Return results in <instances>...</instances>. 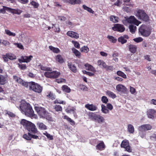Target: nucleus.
Instances as JSON below:
<instances>
[{"instance_id":"nucleus-1","label":"nucleus","mask_w":156,"mask_h":156,"mask_svg":"<svg viewBox=\"0 0 156 156\" xmlns=\"http://www.w3.org/2000/svg\"><path fill=\"white\" fill-rule=\"evenodd\" d=\"M29 132L28 134H25L23 136V137L28 140H31L32 138L37 139H39L38 131L35 125L31 122L27 126L26 128Z\"/></svg>"},{"instance_id":"nucleus-2","label":"nucleus","mask_w":156,"mask_h":156,"mask_svg":"<svg viewBox=\"0 0 156 156\" xmlns=\"http://www.w3.org/2000/svg\"><path fill=\"white\" fill-rule=\"evenodd\" d=\"M20 107L21 111L26 115L30 117L33 116L34 112L29 103H22L20 105Z\"/></svg>"},{"instance_id":"nucleus-3","label":"nucleus","mask_w":156,"mask_h":156,"mask_svg":"<svg viewBox=\"0 0 156 156\" xmlns=\"http://www.w3.org/2000/svg\"><path fill=\"white\" fill-rule=\"evenodd\" d=\"M29 90L36 93H40L41 92L43 87L40 85L33 81L29 82Z\"/></svg>"},{"instance_id":"nucleus-4","label":"nucleus","mask_w":156,"mask_h":156,"mask_svg":"<svg viewBox=\"0 0 156 156\" xmlns=\"http://www.w3.org/2000/svg\"><path fill=\"white\" fill-rule=\"evenodd\" d=\"M139 33L143 37H147L151 34V30L149 27L142 24L139 29Z\"/></svg>"},{"instance_id":"nucleus-5","label":"nucleus","mask_w":156,"mask_h":156,"mask_svg":"<svg viewBox=\"0 0 156 156\" xmlns=\"http://www.w3.org/2000/svg\"><path fill=\"white\" fill-rule=\"evenodd\" d=\"M135 16L139 19L145 22H147L149 20V18L148 15L142 10H138L136 12Z\"/></svg>"},{"instance_id":"nucleus-6","label":"nucleus","mask_w":156,"mask_h":156,"mask_svg":"<svg viewBox=\"0 0 156 156\" xmlns=\"http://www.w3.org/2000/svg\"><path fill=\"white\" fill-rule=\"evenodd\" d=\"M35 109L40 118H41L45 117L48 112L44 108L41 107H35Z\"/></svg>"},{"instance_id":"nucleus-7","label":"nucleus","mask_w":156,"mask_h":156,"mask_svg":"<svg viewBox=\"0 0 156 156\" xmlns=\"http://www.w3.org/2000/svg\"><path fill=\"white\" fill-rule=\"evenodd\" d=\"M60 74V73L57 71H53L52 72H46L44 73V75L46 77L53 79L58 78Z\"/></svg>"},{"instance_id":"nucleus-8","label":"nucleus","mask_w":156,"mask_h":156,"mask_svg":"<svg viewBox=\"0 0 156 156\" xmlns=\"http://www.w3.org/2000/svg\"><path fill=\"white\" fill-rule=\"evenodd\" d=\"M13 78L16 82L21 84L26 87H28V86L29 82H26L16 76H13Z\"/></svg>"},{"instance_id":"nucleus-9","label":"nucleus","mask_w":156,"mask_h":156,"mask_svg":"<svg viewBox=\"0 0 156 156\" xmlns=\"http://www.w3.org/2000/svg\"><path fill=\"white\" fill-rule=\"evenodd\" d=\"M125 28L124 26L120 24H115L112 29L114 31H117L120 32H122L125 30Z\"/></svg>"},{"instance_id":"nucleus-10","label":"nucleus","mask_w":156,"mask_h":156,"mask_svg":"<svg viewBox=\"0 0 156 156\" xmlns=\"http://www.w3.org/2000/svg\"><path fill=\"white\" fill-rule=\"evenodd\" d=\"M127 18L129 23L134 24L137 26L141 23V22L138 20L134 16H130L129 17Z\"/></svg>"},{"instance_id":"nucleus-11","label":"nucleus","mask_w":156,"mask_h":156,"mask_svg":"<svg viewBox=\"0 0 156 156\" xmlns=\"http://www.w3.org/2000/svg\"><path fill=\"white\" fill-rule=\"evenodd\" d=\"M152 128V126L149 124H144L139 127V131H145L151 130Z\"/></svg>"},{"instance_id":"nucleus-12","label":"nucleus","mask_w":156,"mask_h":156,"mask_svg":"<svg viewBox=\"0 0 156 156\" xmlns=\"http://www.w3.org/2000/svg\"><path fill=\"white\" fill-rule=\"evenodd\" d=\"M147 115L149 118L154 119L156 115V111L154 109H149L147 112Z\"/></svg>"},{"instance_id":"nucleus-13","label":"nucleus","mask_w":156,"mask_h":156,"mask_svg":"<svg viewBox=\"0 0 156 156\" xmlns=\"http://www.w3.org/2000/svg\"><path fill=\"white\" fill-rule=\"evenodd\" d=\"M2 57L5 62L8 61V59L10 60H13L16 58V56L14 55L11 53H6L5 55H3Z\"/></svg>"},{"instance_id":"nucleus-14","label":"nucleus","mask_w":156,"mask_h":156,"mask_svg":"<svg viewBox=\"0 0 156 156\" xmlns=\"http://www.w3.org/2000/svg\"><path fill=\"white\" fill-rule=\"evenodd\" d=\"M32 58L33 56L32 55H30L29 56H21L20 59H18V61L20 63H27L30 62L31 60V58Z\"/></svg>"},{"instance_id":"nucleus-15","label":"nucleus","mask_w":156,"mask_h":156,"mask_svg":"<svg viewBox=\"0 0 156 156\" xmlns=\"http://www.w3.org/2000/svg\"><path fill=\"white\" fill-rule=\"evenodd\" d=\"M116 88L117 91L122 94L126 93L127 90V88L126 87L122 84L117 85L116 87Z\"/></svg>"},{"instance_id":"nucleus-16","label":"nucleus","mask_w":156,"mask_h":156,"mask_svg":"<svg viewBox=\"0 0 156 156\" xmlns=\"http://www.w3.org/2000/svg\"><path fill=\"white\" fill-rule=\"evenodd\" d=\"M129 38V37L127 35H124L123 36H121L118 38V41L120 42L121 44H123L127 42L126 39Z\"/></svg>"},{"instance_id":"nucleus-17","label":"nucleus","mask_w":156,"mask_h":156,"mask_svg":"<svg viewBox=\"0 0 156 156\" xmlns=\"http://www.w3.org/2000/svg\"><path fill=\"white\" fill-rule=\"evenodd\" d=\"M85 107L87 109L91 111H95L98 109L97 106L93 104H87L85 105Z\"/></svg>"},{"instance_id":"nucleus-18","label":"nucleus","mask_w":156,"mask_h":156,"mask_svg":"<svg viewBox=\"0 0 156 156\" xmlns=\"http://www.w3.org/2000/svg\"><path fill=\"white\" fill-rule=\"evenodd\" d=\"M66 34L71 37L76 39L78 38L79 37L78 34L73 31H68Z\"/></svg>"},{"instance_id":"nucleus-19","label":"nucleus","mask_w":156,"mask_h":156,"mask_svg":"<svg viewBox=\"0 0 156 156\" xmlns=\"http://www.w3.org/2000/svg\"><path fill=\"white\" fill-rule=\"evenodd\" d=\"M129 50L132 53H135L137 50V46L135 45L130 44L128 45Z\"/></svg>"},{"instance_id":"nucleus-20","label":"nucleus","mask_w":156,"mask_h":156,"mask_svg":"<svg viewBox=\"0 0 156 156\" xmlns=\"http://www.w3.org/2000/svg\"><path fill=\"white\" fill-rule=\"evenodd\" d=\"M97 149L102 151L104 150L105 147V145L103 141H101L98 144L96 147Z\"/></svg>"},{"instance_id":"nucleus-21","label":"nucleus","mask_w":156,"mask_h":156,"mask_svg":"<svg viewBox=\"0 0 156 156\" xmlns=\"http://www.w3.org/2000/svg\"><path fill=\"white\" fill-rule=\"evenodd\" d=\"M84 66L87 70L91 71L94 73H95L96 72L95 68L91 65L86 63L84 65Z\"/></svg>"},{"instance_id":"nucleus-22","label":"nucleus","mask_w":156,"mask_h":156,"mask_svg":"<svg viewBox=\"0 0 156 156\" xmlns=\"http://www.w3.org/2000/svg\"><path fill=\"white\" fill-rule=\"evenodd\" d=\"M37 126L40 129L44 130L47 129V126L43 122H38L37 123Z\"/></svg>"},{"instance_id":"nucleus-23","label":"nucleus","mask_w":156,"mask_h":156,"mask_svg":"<svg viewBox=\"0 0 156 156\" xmlns=\"http://www.w3.org/2000/svg\"><path fill=\"white\" fill-rule=\"evenodd\" d=\"M9 11H10L13 14H20L22 12V11L20 9H12L9 7Z\"/></svg>"},{"instance_id":"nucleus-24","label":"nucleus","mask_w":156,"mask_h":156,"mask_svg":"<svg viewBox=\"0 0 156 156\" xmlns=\"http://www.w3.org/2000/svg\"><path fill=\"white\" fill-rule=\"evenodd\" d=\"M98 115L95 114L94 113L89 112L88 114L89 118L92 120L96 121Z\"/></svg>"},{"instance_id":"nucleus-25","label":"nucleus","mask_w":156,"mask_h":156,"mask_svg":"<svg viewBox=\"0 0 156 156\" xmlns=\"http://www.w3.org/2000/svg\"><path fill=\"white\" fill-rule=\"evenodd\" d=\"M68 66L69 69L73 72H76L77 69L75 65H73L71 63H68Z\"/></svg>"},{"instance_id":"nucleus-26","label":"nucleus","mask_w":156,"mask_h":156,"mask_svg":"<svg viewBox=\"0 0 156 156\" xmlns=\"http://www.w3.org/2000/svg\"><path fill=\"white\" fill-rule=\"evenodd\" d=\"M55 59L60 63H62L64 62V61L62 57L60 55H56Z\"/></svg>"},{"instance_id":"nucleus-27","label":"nucleus","mask_w":156,"mask_h":156,"mask_svg":"<svg viewBox=\"0 0 156 156\" xmlns=\"http://www.w3.org/2000/svg\"><path fill=\"white\" fill-rule=\"evenodd\" d=\"M62 90L63 92L69 93L71 92V90L70 88L66 85H63L62 87Z\"/></svg>"},{"instance_id":"nucleus-28","label":"nucleus","mask_w":156,"mask_h":156,"mask_svg":"<svg viewBox=\"0 0 156 156\" xmlns=\"http://www.w3.org/2000/svg\"><path fill=\"white\" fill-rule=\"evenodd\" d=\"M6 81V78L4 76L0 74V85L5 84Z\"/></svg>"},{"instance_id":"nucleus-29","label":"nucleus","mask_w":156,"mask_h":156,"mask_svg":"<svg viewBox=\"0 0 156 156\" xmlns=\"http://www.w3.org/2000/svg\"><path fill=\"white\" fill-rule=\"evenodd\" d=\"M72 51L76 56L78 58H80L81 57V54L78 50L73 48L72 49Z\"/></svg>"},{"instance_id":"nucleus-30","label":"nucleus","mask_w":156,"mask_h":156,"mask_svg":"<svg viewBox=\"0 0 156 156\" xmlns=\"http://www.w3.org/2000/svg\"><path fill=\"white\" fill-rule=\"evenodd\" d=\"M129 143L128 140H123L121 142V147L124 148L126 147L129 146Z\"/></svg>"},{"instance_id":"nucleus-31","label":"nucleus","mask_w":156,"mask_h":156,"mask_svg":"<svg viewBox=\"0 0 156 156\" xmlns=\"http://www.w3.org/2000/svg\"><path fill=\"white\" fill-rule=\"evenodd\" d=\"M43 119H45L50 121L52 122L53 121V119L52 118L51 114L48 112H47L45 116Z\"/></svg>"},{"instance_id":"nucleus-32","label":"nucleus","mask_w":156,"mask_h":156,"mask_svg":"<svg viewBox=\"0 0 156 156\" xmlns=\"http://www.w3.org/2000/svg\"><path fill=\"white\" fill-rule=\"evenodd\" d=\"M49 48L54 53H58L60 52V50L58 48H55L51 46H49Z\"/></svg>"},{"instance_id":"nucleus-33","label":"nucleus","mask_w":156,"mask_h":156,"mask_svg":"<svg viewBox=\"0 0 156 156\" xmlns=\"http://www.w3.org/2000/svg\"><path fill=\"white\" fill-rule=\"evenodd\" d=\"M106 93L107 95L113 99H114L116 97V95L113 92L107 90L106 92Z\"/></svg>"},{"instance_id":"nucleus-34","label":"nucleus","mask_w":156,"mask_h":156,"mask_svg":"<svg viewBox=\"0 0 156 156\" xmlns=\"http://www.w3.org/2000/svg\"><path fill=\"white\" fill-rule=\"evenodd\" d=\"M64 119L67 120L70 124L73 126H74L75 124V122L74 121L72 120L68 116L65 115L64 116Z\"/></svg>"},{"instance_id":"nucleus-35","label":"nucleus","mask_w":156,"mask_h":156,"mask_svg":"<svg viewBox=\"0 0 156 156\" xmlns=\"http://www.w3.org/2000/svg\"><path fill=\"white\" fill-rule=\"evenodd\" d=\"M31 122L26 120L25 119H22L20 121V123L24 126H25V128H26L27 126L29 125Z\"/></svg>"},{"instance_id":"nucleus-36","label":"nucleus","mask_w":156,"mask_h":156,"mask_svg":"<svg viewBox=\"0 0 156 156\" xmlns=\"http://www.w3.org/2000/svg\"><path fill=\"white\" fill-rule=\"evenodd\" d=\"M128 132L130 133H133L134 132V129L133 126L131 124H128L127 127Z\"/></svg>"},{"instance_id":"nucleus-37","label":"nucleus","mask_w":156,"mask_h":156,"mask_svg":"<svg viewBox=\"0 0 156 156\" xmlns=\"http://www.w3.org/2000/svg\"><path fill=\"white\" fill-rule=\"evenodd\" d=\"M101 111L103 113L105 114H107L109 112V110L107 108V107H106L105 105L102 104L101 105Z\"/></svg>"},{"instance_id":"nucleus-38","label":"nucleus","mask_w":156,"mask_h":156,"mask_svg":"<svg viewBox=\"0 0 156 156\" xmlns=\"http://www.w3.org/2000/svg\"><path fill=\"white\" fill-rule=\"evenodd\" d=\"M89 51V48L87 46H83L81 48L80 51L82 52L87 53Z\"/></svg>"},{"instance_id":"nucleus-39","label":"nucleus","mask_w":156,"mask_h":156,"mask_svg":"<svg viewBox=\"0 0 156 156\" xmlns=\"http://www.w3.org/2000/svg\"><path fill=\"white\" fill-rule=\"evenodd\" d=\"M95 121L97 122L98 123H101L103 122L105 119L104 118L99 115H98Z\"/></svg>"},{"instance_id":"nucleus-40","label":"nucleus","mask_w":156,"mask_h":156,"mask_svg":"<svg viewBox=\"0 0 156 156\" xmlns=\"http://www.w3.org/2000/svg\"><path fill=\"white\" fill-rule=\"evenodd\" d=\"M107 38L109 39V41L112 43H115L117 41V39L112 36L108 35V36Z\"/></svg>"},{"instance_id":"nucleus-41","label":"nucleus","mask_w":156,"mask_h":156,"mask_svg":"<svg viewBox=\"0 0 156 156\" xmlns=\"http://www.w3.org/2000/svg\"><path fill=\"white\" fill-rule=\"evenodd\" d=\"M129 28L130 31L132 34L135 33L136 29V27L135 26H134L133 25L129 26Z\"/></svg>"},{"instance_id":"nucleus-42","label":"nucleus","mask_w":156,"mask_h":156,"mask_svg":"<svg viewBox=\"0 0 156 156\" xmlns=\"http://www.w3.org/2000/svg\"><path fill=\"white\" fill-rule=\"evenodd\" d=\"M117 74L119 76H120L124 79L127 78L126 75L122 72L121 71H118L117 72Z\"/></svg>"},{"instance_id":"nucleus-43","label":"nucleus","mask_w":156,"mask_h":156,"mask_svg":"<svg viewBox=\"0 0 156 156\" xmlns=\"http://www.w3.org/2000/svg\"><path fill=\"white\" fill-rule=\"evenodd\" d=\"M82 7L84 9L87 10L89 12L91 13H94V11L90 8H89L85 5H83Z\"/></svg>"},{"instance_id":"nucleus-44","label":"nucleus","mask_w":156,"mask_h":156,"mask_svg":"<svg viewBox=\"0 0 156 156\" xmlns=\"http://www.w3.org/2000/svg\"><path fill=\"white\" fill-rule=\"evenodd\" d=\"M82 7L84 9L87 10L89 12L91 13H94V11L90 8H89L85 5H83Z\"/></svg>"},{"instance_id":"nucleus-45","label":"nucleus","mask_w":156,"mask_h":156,"mask_svg":"<svg viewBox=\"0 0 156 156\" xmlns=\"http://www.w3.org/2000/svg\"><path fill=\"white\" fill-rule=\"evenodd\" d=\"M97 63L98 65L100 67H101V65L103 66V68L106 66V63L102 60H98Z\"/></svg>"},{"instance_id":"nucleus-46","label":"nucleus","mask_w":156,"mask_h":156,"mask_svg":"<svg viewBox=\"0 0 156 156\" xmlns=\"http://www.w3.org/2000/svg\"><path fill=\"white\" fill-rule=\"evenodd\" d=\"M118 17L113 16H111L110 17V21L114 23H116L118 22Z\"/></svg>"},{"instance_id":"nucleus-47","label":"nucleus","mask_w":156,"mask_h":156,"mask_svg":"<svg viewBox=\"0 0 156 156\" xmlns=\"http://www.w3.org/2000/svg\"><path fill=\"white\" fill-rule=\"evenodd\" d=\"M54 108L56 112L62 111V108L61 106L59 105H55L54 106Z\"/></svg>"},{"instance_id":"nucleus-48","label":"nucleus","mask_w":156,"mask_h":156,"mask_svg":"<svg viewBox=\"0 0 156 156\" xmlns=\"http://www.w3.org/2000/svg\"><path fill=\"white\" fill-rule=\"evenodd\" d=\"M41 69L43 70L47 71H51L52 69L51 68L47 67L45 66H41Z\"/></svg>"},{"instance_id":"nucleus-49","label":"nucleus","mask_w":156,"mask_h":156,"mask_svg":"<svg viewBox=\"0 0 156 156\" xmlns=\"http://www.w3.org/2000/svg\"><path fill=\"white\" fill-rule=\"evenodd\" d=\"M106 70L107 71H112L113 70V66H107L106 64V66L104 67Z\"/></svg>"},{"instance_id":"nucleus-50","label":"nucleus","mask_w":156,"mask_h":156,"mask_svg":"<svg viewBox=\"0 0 156 156\" xmlns=\"http://www.w3.org/2000/svg\"><path fill=\"white\" fill-rule=\"evenodd\" d=\"M31 5H32L34 8H37L39 6V4L35 1H33L30 2Z\"/></svg>"},{"instance_id":"nucleus-51","label":"nucleus","mask_w":156,"mask_h":156,"mask_svg":"<svg viewBox=\"0 0 156 156\" xmlns=\"http://www.w3.org/2000/svg\"><path fill=\"white\" fill-rule=\"evenodd\" d=\"M54 104H65V102L62 101H61L60 100L57 99L55 101H54L53 102Z\"/></svg>"},{"instance_id":"nucleus-52","label":"nucleus","mask_w":156,"mask_h":156,"mask_svg":"<svg viewBox=\"0 0 156 156\" xmlns=\"http://www.w3.org/2000/svg\"><path fill=\"white\" fill-rule=\"evenodd\" d=\"M76 110V108L74 107H71L70 108H68L66 109V112L67 113H73Z\"/></svg>"},{"instance_id":"nucleus-53","label":"nucleus","mask_w":156,"mask_h":156,"mask_svg":"<svg viewBox=\"0 0 156 156\" xmlns=\"http://www.w3.org/2000/svg\"><path fill=\"white\" fill-rule=\"evenodd\" d=\"M5 11H9V7L3 6V9H0V13H4L5 12Z\"/></svg>"},{"instance_id":"nucleus-54","label":"nucleus","mask_w":156,"mask_h":156,"mask_svg":"<svg viewBox=\"0 0 156 156\" xmlns=\"http://www.w3.org/2000/svg\"><path fill=\"white\" fill-rule=\"evenodd\" d=\"M72 42L74 45V46L76 48L79 49L80 48V44L77 41H72Z\"/></svg>"},{"instance_id":"nucleus-55","label":"nucleus","mask_w":156,"mask_h":156,"mask_svg":"<svg viewBox=\"0 0 156 156\" xmlns=\"http://www.w3.org/2000/svg\"><path fill=\"white\" fill-rule=\"evenodd\" d=\"M101 100L103 103L105 104H107L108 101L107 97L105 96H103L102 97Z\"/></svg>"},{"instance_id":"nucleus-56","label":"nucleus","mask_w":156,"mask_h":156,"mask_svg":"<svg viewBox=\"0 0 156 156\" xmlns=\"http://www.w3.org/2000/svg\"><path fill=\"white\" fill-rule=\"evenodd\" d=\"M18 67L21 70H24L26 69L27 67L26 65L24 64H18Z\"/></svg>"},{"instance_id":"nucleus-57","label":"nucleus","mask_w":156,"mask_h":156,"mask_svg":"<svg viewBox=\"0 0 156 156\" xmlns=\"http://www.w3.org/2000/svg\"><path fill=\"white\" fill-rule=\"evenodd\" d=\"M133 41L136 43H139L142 41H143V39L140 37H139L137 38L133 39Z\"/></svg>"},{"instance_id":"nucleus-58","label":"nucleus","mask_w":156,"mask_h":156,"mask_svg":"<svg viewBox=\"0 0 156 156\" xmlns=\"http://www.w3.org/2000/svg\"><path fill=\"white\" fill-rule=\"evenodd\" d=\"M15 44L16 46V47L21 49H24V48L23 46L20 43H16Z\"/></svg>"},{"instance_id":"nucleus-59","label":"nucleus","mask_w":156,"mask_h":156,"mask_svg":"<svg viewBox=\"0 0 156 156\" xmlns=\"http://www.w3.org/2000/svg\"><path fill=\"white\" fill-rule=\"evenodd\" d=\"M106 107L108 110H112L113 108V106L110 103H107Z\"/></svg>"},{"instance_id":"nucleus-60","label":"nucleus","mask_w":156,"mask_h":156,"mask_svg":"<svg viewBox=\"0 0 156 156\" xmlns=\"http://www.w3.org/2000/svg\"><path fill=\"white\" fill-rule=\"evenodd\" d=\"M124 148L125 149V151H126L128 152H131L132 151V149L131 148L129 145V146L126 147Z\"/></svg>"},{"instance_id":"nucleus-61","label":"nucleus","mask_w":156,"mask_h":156,"mask_svg":"<svg viewBox=\"0 0 156 156\" xmlns=\"http://www.w3.org/2000/svg\"><path fill=\"white\" fill-rule=\"evenodd\" d=\"M139 134L142 138L144 137L146 135L145 131H139Z\"/></svg>"},{"instance_id":"nucleus-62","label":"nucleus","mask_w":156,"mask_h":156,"mask_svg":"<svg viewBox=\"0 0 156 156\" xmlns=\"http://www.w3.org/2000/svg\"><path fill=\"white\" fill-rule=\"evenodd\" d=\"M122 4V2L120 1V0H117V1L114 4V5L118 6H120Z\"/></svg>"},{"instance_id":"nucleus-63","label":"nucleus","mask_w":156,"mask_h":156,"mask_svg":"<svg viewBox=\"0 0 156 156\" xmlns=\"http://www.w3.org/2000/svg\"><path fill=\"white\" fill-rule=\"evenodd\" d=\"M130 91L132 94H134L136 92V90L133 87H130Z\"/></svg>"},{"instance_id":"nucleus-64","label":"nucleus","mask_w":156,"mask_h":156,"mask_svg":"<svg viewBox=\"0 0 156 156\" xmlns=\"http://www.w3.org/2000/svg\"><path fill=\"white\" fill-rule=\"evenodd\" d=\"M47 96L50 98H51L52 99H55V98L54 97L53 94L51 92H50L48 95H47Z\"/></svg>"}]
</instances>
